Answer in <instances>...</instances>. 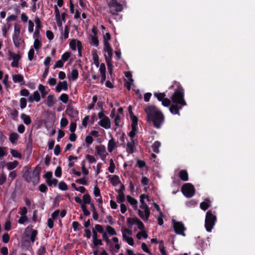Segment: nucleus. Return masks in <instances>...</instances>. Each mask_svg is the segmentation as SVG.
<instances>
[{"instance_id":"a878e982","label":"nucleus","mask_w":255,"mask_h":255,"mask_svg":"<svg viewBox=\"0 0 255 255\" xmlns=\"http://www.w3.org/2000/svg\"><path fill=\"white\" fill-rule=\"evenodd\" d=\"M93 59L95 65L98 67L99 66V57L97 53V51L95 50L92 52Z\"/></svg>"},{"instance_id":"37998d69","label":"nucleus","mask_w":255,"mask_h":255,"mask_svg":"<svg viewBox=\"0 0 255 255\" xmlns=\"http://www.w3.org/2000/svg\"><path fill=\"white\" fill-rule=\"evenodd\" d=\"M107 66H108V70L110 73V74H112V71H113V65L112 64V61H109V60L107 59V61H106Z\"/></svg>"},{"instance_id":"338daca9","label":"nucleus","mask_w":255,"mask_h":255,"mask_svg":"<svg viewBox=\"0 0 255 255\" xmlns=\"http://www.w3.org/2000/svg\"><path fill=\"white\" fill-rule=\"evenodd\" d=\"M86 158L88 160L90 163H93L96 161L95 158L91 155H87L86 156Z\"/></svg>"},{"instance_id":"3c124183","label":"nucleus","mask_w":255,"mask_h":255,"mask_svg":"<svg viewBox=\"0 0 255 255\" xmlns=\"http://www.w3.org/2000/svg\"><path fill=\"white\" fill-rule=\"evenodd\" d=\"M125 200V197L124 193H119L117 196V201L118 202L123 203Z\"/></svg>"},{"instance_id":"69168bd1","label":"nucleus","mask_w":255,"mask_h":255,"mask_svg":"<svg viewBox=\"0 0 255 255\" xmlns=\"http://www.w3.org/2000/svg\"><path fill=\"white\" fill-rule=\"evenodd\" d=\"M91 39L94 45L97 46L99 45V40L96 35L92 36Z\"/></svg>"},{"instance_id":"4c0bfd02","label":"nucleus","mask_w":255,"mask_h":255,"mask_svg":"<svg viewBox=\"0 0 255 255\" xmlns=\"http://www.w3.org/2000/svg\"><path fill=\"white\" fill-rule=\"evenodd\" d=\"M10 114L11 116L12 117V119L14 120H16L18 115V112L16 110H10L9 111Z\"/></svg>"},{"instance_id":"a211bd4d","label":"nucleus","mask_w":255,"mask_h":255,"mask_svg":"<svg viewBox=\"0 0 255 255\" xmlns=\"http://www.w3.org/2000/svg\"><path fill=\"white\" fill-rule=\"evenodd\" d=\"M211 201L208 199H206L204 201L201 202L200 207L203 210H206L211 206Z\"/></svg>"},{"instance_id":"58836bf2","label":"nucleus","mask_w":255,"mask_h":255,"mask_svg":"<svg viewBox=\"0 0 255 255\" xmlns=\"http://www.w3.org/2000/svg\"><path fill=\"white\" fill-rule=\"evenodd\" d=\"M106 230L107 233L111 235H116L117 234L115 229L110 226H108Z\"/></svg>"},{"instance_id":"cd10ccee","label":"nucleus","mask_w":255,"mask_h":255,"mask_svg":"<svg viewBox=\"0 0 255 255\" xmlns=\"http://www.w3.org/2000/svg\"><path fill=\"white\" fill-rule=\"evenodd\" d=\"M19 137V135L16 132H12L9 135V139L11 143H14Z\"/></svg>"},{"instance_id":"4d7b16f0","label":"nucleus","mask_w":255,"mask_h":255,"mask_svg":"<svg viewBox=\"0 0 255 255\" xmlns=\"http://www.w3.org/2000/svg\"><path fill=\"white\" fill-rule=\"evenodd\" d=\"M94 194L97 197L101 196L100 194V190L97 185L94 187Z\"/></svg>"},{"instance_id":"052dcab7","label":"nucleus","mask_w":255,"mask_h":255,"mask_svg":"<svg viewBox=\"0 0 255 255\" xmlns=\"http://www.w3.org/2000/svg\"><path fill=\"white\" fill-rule=\"evenodd\" d=\"M34 54V50L33 48H31L29 50L28 53V57L29 60L31 61L33 59Z\"/></svg>"},{"instance_id":"c03bdc74","label":"nucleus","mask_w":255,"mask_h":255,"mask_svg":"<svg viewBox=\"0 0 255 255\" xmlns=\"http://www.w3.org/2000/svg\"><path fill=\"white\" fill-rule=\"evenodd\" d=\"M27 101L25 98H21L20 99V108L23 109L25 108L26 106Z\"/></svg>"},{"instance_id":"20e7f679","label":"nucleus","mask_w":255,"mask_h":255,"mask_svg":"<svg viewBox=\"0 0 255 255\" xmlns=\"http://www.w3.org/2000/svg\"><path fill=\"white\" fill-rule=\"evenodd\" d=\"M216 221V216L213 214L211 210L208 211L206 214L205 225L207 232H211L215 225Z\"/></svg>"},{"instance_id":"a18cd8bd","label":"nucleus","mask_w":255,"mask_h":255,"mask_svg":"<svg viewBox=\"0 0 255 255\" xmlns=\"http://www.w3.org/2000/svg\"><path fill=\"white\" fill-rule=\"evenodd\" d=\"M77 42L78 41H76L74 39H73L71 41L70 43V46L72 50H76V48H77Z\"/></svg>"},{"instance_id":"473e14b6","label":"nucleus","mask_w":255,"mask_h":255,"mask_svg":"<svg viewBox=\"0 0 255 255\" xmlns=\"http://www.w3.org/2000/svg\"><path fill=\"white\" fill-rule=\"evenodd\" d=\"M10 153L12 156L15 158L21 159L22 158L21 154L19 153L17 150L13 149H10Z\"/></svg>"},{"instance_id":"6e6d98bb","label":"nucleus","mask_w":255,"mask_h":255,"mask_svg":"<svg viewBox=\"0 0 255 255\" xmlns=\"http://www.w3.org/2000/svg\"><path fill=\"white\" fill-rule=\"evenodd\" d=\"M62 174V169L60 166H58L55 171V175L57 177H60Z\"/></svg>"},{"instance_id":"bf43d9fd","label":"nucleus","mask_w":255,"mask_h":255,"mask_svg":"<svg viewBox=\"0 0 255 255\" xmlns=\"http://www.w3.org/2000/svg\"><path fill=\"white\" fill-rule=\"evenodd\" d=\"M46 253V250L44 247L41 246L38 250V255H44Z\"/></svg>"},{"instance_id":"2eb2a0df","label":"nucleus","mask_w":255,"mask_h":255,"mask_svg":"<svg viewBox=\"0 0 255 255\" xmlns=\"http://www.w3.org/2000/svg\"><path fill=\"white\" fill-rule=\"evenodd\" d=\"M99 124L106 129H109L111 128V122L109 118L108 117H105L102 119L99 122Z\"/></svg>"},{"instance_id":"c85d7f7f","label":"nucleus","mask_w":255,"mask_h":255,"mask_svg":"<svg viewBox=\"0 0 255 255\" xmlns=\"http://www.w3.org/2000/svg\"><path fill=\"white\" fill-rule=\"evenodd\" d=\"M160 146V143L159 141H155L152 145V148L153 151L155 153H158L159 151V148Z\"/></svg>"},{"instance_id":"0e129e2a","label":"nucleus","mask_w":255,"mask_h":255,"mask_svg":"<svg viewBox=\"0 0 255 255\" xmlns=\"http://www.w3.org/2000/svg\"><path fill=\"white\" fill-rule=\"evenodd\" d=\"M68 124V120L65 118H63L60 121V126L62 127H66Z\"/></svg>"},{"instance_id":"e2e57ef3","label":"nucleus","mask_w":255,"mask_h":255,"mask_svg":"<svg viewBox=\"0 0 255 255\" xmlns=\"http://www.w3.org/2000/svg\"><path fill=\"white\" fill-rule=\"evenodd\" d=\"M138 239H140L142 237L144 239H146L148 237L147 234L145 232H138L136 235Z\"/></svg>"},{"instance_id":"aec40b11","label":"nucleus","mask_w":255,"mask_h":255,"mask_svg":"<svg viewBox=\"0 0 255 255\" xmlns=\"http://www.w3.org/2000/svg\"><path fill=\"white\" fill-rule=\"evenodd\" d=\"M179 177L183 181L188 180V174L186 170H182L179 173Z\"/></svg>"},{"instance_id":"8fccbe9b","label":"nucleus","mask_w":255,"mask_h":255,"mask_svg":"<svg viewBox=\"0 0 255 255\" xmlns=\"http://www.w3.org/2000/svg\"><path fill=\"white\" fill-rule=\"evenodd\" d=\"M93 229L94 230H95L98 233H102V234H103V233H104V228L101 225H99V224L96 225L95 226V228Z\"/></svg>"},{"instance_id":"f03ea898","label":"nucleus","mask_w":255,"mask_h":255,"mask_svg":"<svg viewBox=\"0 0 255 255\" xmlns=\"http://www.w3.org/2000/svg\"><path fill=\"white\" fill-rule=\"evenodd\" d=\"M147 115V121L152 123L154 127L159 128L163 123L164 117L162 113L155 106L148 105L144 108Z\"/></svg>"},{"instance_id":"6e6552de","label":"nucleus","mask_w":255,"mask_h":255,"mask_svg":"<svg viewBox=\"0 0 255 255\" xmlns=\"http://www.w3.org/2000/svg\"><path fill=\"white\" fill-rule=\"evenodd\" d=\"M41 170V167L37 166L33 171L32 175L31 176L30 182H32L34 185L38 184L39 181V174Z\"/></svg>"},{"instance_id":"f8f14e48","label":"nucleus","mask_w":255,"mask_h":255,"mask_svg":"<svg viewBox=\"0 0 255 255\" xmlns=\"http://www.w3.org/2000/svg\"><path fill=\"white\" fill-rule=\"evenodd\" d=\"M10 56L12 59V62L11 63V66L12 67H18V61L21 58L20 55L19 54H16L12 52H10Z\"/></svg>"},{"instance_id":"f3484780","label":"nucleus","mask_w":255,"mask_h":255,"mask_svg":"<svg viewBox=\"0 0 255 255\" xmlns=\"http://www.w3.org/2000/svg\"><path fill=\"white\" fill-rule=\"evenodd\" d=\"M20 33H13L12 35V40L14 46L16 47L20 46V38L19 37Z\"/></svg>"},{"instance_id":"603ef678","label":"nucleus","mask_w":255,"mask_h":255,"mask_svg":"<svg viewBox=\"0 0 255 255\" xmlns=\"http://www.w3.org/2000/svg\"><path fill=\"white\" fill-rule=\"evenodd\" d=\"M70 30V27L68 25H66L65 27L64 32V38L65 40L68 38L69 32Z\"/></svg>"},{"instance_id":"6ab92c4d","label":"nucleus","mask_w":255,"mask_h":255,"mask_svg":"<svg viewBox=\"0 0 255 255\" xmlns=\"http://www.w3.org/2000/svg\"><path fill=\"white\" fill-rule=\"evenodd\" d=\"M135 142L133 139H131L130 142H128L127 145V151L129 153H132L134 151L133 147Z\"/></svg>"},{"instance_id":"72a5a7b5","label":"nucleus","mask_w":255,"mask_h":255,"mask_svg":"<svg viewBox=\"0 0 255 255\" xmlns=\"http://www.w3.org/2000/svg\"><path fill=\"white\" fill-rule=\"evenodd\" d=\"M154 96L157 98L158 101H162L165 98V94L164 93H158L155 92Z\"/></svg>"},{"instance_id":"9b49d317","label":"nucleus","mask_w":255,"mask_h":255,"mask_svg":"<svg viewBox=\"0 0 255 255\" xmlns=\"http://www.w3.org/2000/svg\"><path fill=\"white\" fill-rule=\"evenodd\" d=\"M145 198V195L144 194H141L140 196V202L141 203V205L140 206V208L144 210L145 212V214L148 216L150 214V210L146 205V204L144 202V199Z\"/></svg>"},{"instance_id":"864d4df0","label":"nucleus","mask_w":255,"mask_h":255,"mask_svg":"<svg viewBox=\"0 0 255 255\" xmlns=\"http://www.w3.org/2000/svg\"><path fill=\"white\" fill-rule=\"evenodd\" d=\"M63 65L64 62L61 59L58 60L56 62L54 66V68L55 69L57 68H61L63 66Z\"/></svg>"},{"instance_id":"39448f33","label":"nucleus","mask_w":255,"mask_h":255,"mask_svg":"<svg viewBox=\"0 0 255 255\" xmlns=\"http://www.w3.org/2000/svg\"><path fill=\"white\" fill-rule=\"evenodd\" d=\"M181 191L183 194L188 198L192 197L195 194L194 186L191 183L184 184L181 188Z\"/></svg>"},{"instance_id":"412c9836","label":"nucleus","mask_w":255,"mask_h":255,"mask_svg":"<svg viewBox=\"0 0 255 255\" xmlns=\"http://www.w3.org/2000/svg\"><path fill=\"white\" fill-rule=\"evenodd\" d=\"M21 119L23 120L24 123L26 125H29L31 123V120L29 116L24 113L21 114Z\"/></svg>"},{"instance_id":"5701e85b","label":"nucleus","mask_w":255,"mask_h":255,"mask_svg":"<svg viewBox=\"0 0 255 255\" xmlns=\"http://www.w3.org/2000/svg\"><path fill=\"white\" fill-rule=\"evenodd\" d=\"M116 142H115V140L114 139V138H112L111 139H110L109 141V142H108V149L109 152H112L113 151L114 149L116 147Z\"/></svg>"},{"instance_id":"423d86ee","label":"nucleus","mask_w":255,"mask_h":255,"mask_svg":"<svg viewBox=\"0 0 255 255\" xmlns=\"http://www.w3.org/2000/svg\"><path fill=\"white\" fill-rule=\"evenodd\" d=\"M122 232L123 240L129 245L133 246L134 245L133 240L131 237H129L131 235V231L128 229L125 228L122 229Z\"/></svg>"},{"instance_id":"e433bc0d","label":"nucleus","mask_w":255,"mask_h":255,"mask_svg":"<svg viewBox=\"0 0 255 255\" xmlns=\"http://www.w3.org/2000/svg\"><path fill=\"white\" fill-rule=\"evenodd\" d=\"M59 100H61L63 103L66 104L68 102L69 97L68 95L66 94H62L59 97Z\"/></svg>"},{"instance_id":"9d476101","label":"nucleus","mask_w":255,"mask_h":255,"mask_svg":"<svg viewBox=\"0 0 255 255\" xmlns=\"http://www.w3.org/2000/svg\"><path fill=\"white\" fill-rule=\"evenodd\" d=\"M97 154L100 156L102 160H104L108 153L106 152V147L103 145L96 147Z\"/></svg>"},{"instance_id":"49530a36","label":"nucleus","mask_w":255,"mask_h":255,"mask_svg":"<svg viewBox=\"0 0 255 255\" xmlns=\"http://www.w3.org/2000/svg\"><path fill=\"white\" fill-rule=\"evenodd\" d=\"M71 53L69 52H65L62 56L61 60L64 62L70 57Z\"/></svg>"},{"instance_id":"bb28decb","label":"nucleus","mask_w":255,"mask_h":255,"mask_svg":"<svg viewBox=\"0 0 255 255\" xmlns=\"http://www.w3.org/2000/svg\"><path fill=\"white\" fill-rule=\"evenodd\" d=\"M79 75L78 71L77 69H73L72 70L70 75L69 76V78L72 79V80H76Z\"/></svg>"},{"instance_id":"4be33fe9","label":"nucleus","mask_w":255,"mask_h":255,"mask_svg":"<svg viewBox=\"0 0 255 255\" xmlns=\"http://www.w3.org/2000/svg\"><path fill=\"white\" fill-rule=\"evenodd\" d=\"M18 161L14 160L13 162H8L6 163V166L8 170H11L17 167L18 165Z\"/></svg>"},{"instance_id":"ddd939ff","label":"nucleus","mask_w":255,"mask_h":255,"mask_svg":"<svg viewBox=\"0 0 255 255\" xmlns=\"http://www.w3.org/2000/svg\"><path fill=\"white\" fill-rule=\"evenodd\" d=\"M65 113L67 115L73 119L77 118L78 115V111L73 107L69 106L66 110Z\"/></svg>"},{"instance_id":"7ed1b4c3","label":"nucleus","mask_w":255,"mask_h":255,"mask_svg":"<svg viewBox=\"0 0 255 255\" xmlns=\"http://www.w3.org/2000/svg\"><path fill=\"white\" fill-rule=\"evenodd\" d=\"M123 0H109L108 1L109 12L112 15H117L123 9Z\"/></svg>"},{"instance_id":"dca6fc26","label":"nucleus","mask_w":255,"mask_h":255,"mask_svg":"<svg viewBox=\"0 0 255 255\" xmlns=\"http://www.w3.org/2000/svg\"><path fill=\"white\" fill-rule=\"evenodd\" d=\"M12 80L14 83H19L21 85L25 84L23 77L21 74H15L12 75Z\"/></svg>"},{"instance_id":"680f3d73","label":"nucleus","mask_w":255,"mask_h":255,"mask_svg":"<svg viewBox=\"0 0 255 255\" xmlns=\"http://www.w3.org/2000/svg\"><path fill=\"white\" fill-rule=\"evenodd\" d=\"M76 182L78 183L87 185L88 184L87 181L85 179V177L81 178L80 179H77L76 180Z\"/></svg>"},{"instance_id":"1a4fd4ad","label":"nucleus","mask_w":255,"mask_h":255,"mask_svg":"<svg viewBox=\"0 0 255 255\" xmlns=\"http://www.w3.org/2000/svg\"><path fill=\"white\" fill-rule=\"evenodd\" d=\"M104 46V51L107 53V55L105 54V60L106 61H107V59L111 61L113 56V49L109 43L105 42V45Z\"/></svg>"},{"instance_id":"ea45409f","label":"nucleus","mask_w":255,"mask_h":255,"mask_svg":"<svg viewBox=\"0 0 255 255\" xmlns=\"http://www.w3.org/2000/svg\"><path fill=\"white\" fill-rule=\"evenodd\" d=\"M38 89L40 91L42 94V96L44 97L45 95L47 94V92L45 91V87L43 85L40 84L38 86Z\"/></svg>"},{"instance_id":"7c9ffc66","label":"nucleus","mask_w":255,"mask_h":255,"mask_svg":"<svg viewBox=\"0 0 255 255\" xmlns=\"http://www.w3.org/2000/svg\"><path fill=\"white\" fill-rule=\"evenodd\" d=\"M23 177L27 182H30L31 176L29 170L27 169L24 171Z\"/></svg>"},{"instance_id":"774afa93","label":"nucleus","mask_w":255,"mask_h":255,"mask_svg":"<svg viewBox=\"0 0 255 255\" xmlns=\"http://www.w3.org/2000/svg\"><path fill=\"white\" fill-rule=\"evenodd\" d=\"M33 46L35 49H38L41 46L40 41L38 39H36Z\"/></svg>"},{"instance_id":"13d9d810","label":"nucleus","mask_w":255,"mask_h":255,"mask_svg":"<svg viewBox=\"0 0 255 255\" xmlns=\"http://www.w3.org/2000/svg\"><path fill=\"white\" fill-rule=\"evenodd\" d=\"M171 103V101L168 98H164L162 101V104L164 107H168Z\"/></svg>"},{"instance_id":"09e8293b","label":"nucleus","mask_w":255,"mask_h":255,"mask_svg":"<svg viewBox=\"0 0 255 255\" xmlns=\"http://www.w3.org/2000/svg\"><path fill=\"white\" fill-rule=\"evenodd\" d=\"M135 224H136L138 226V228L140 230H142L144 228V225L142 223V222L138 218H137L135 220Z\"/></svg>"},{"instance_id":"79ce46f5","label":"nucleus","mask_w":255,"mask_h":255,"mask_svg":"<svg viewBox=\"0 0 255 255\" xmlns=\"http://www.w3.org/2000/svg\"><path fill=\"white\" fill-rule=\"evenodd\" d=\"M6 175L2 172L0 174V185H3L6 181Z\"/></svg>"},{"instance_id":"f257e3e1","label":"nucleus","mask_w":255,"mask_h":255,"mask_svg":"<svg viewBox=\"0 0 255 255\" xmlns=\"http://www.w3.org/2000/svg\"><path fill=\"white\" fill-rule=\"evenodd\" d=\"M171 88H175V89L171 97L173 104L170 106L169 111L172 114L179 115V110L186 105L184 98V90L180 83L176 81L174 82Z\"/></svg>"},{"instance_id":"f704fd0d","label":"nucleus","mask_w":255,"mask_h":255,"mask_svg":"<svg viewBox=\"0 0 255 255\" xmlns=\"http://www.w3.org/2000/svg\"><path fill=\"white\" fill-rule=\"evenodd\" d=\"M83 201L84 204H90L91 203V196L89 194H86L83 195Z\"/></svg>"},{"instance_id":"2f4dec72","label":"nucleus","mask_w":255,"mask_h":255,"mask_svg":"<svg viewBox=\"0 0 255 255\" xmlns=\"http://www.w3.org/2000/svg\"><path fill=\"white\" fill-rule=\"evenodd\" d=\"M127 200L128 201L132 206L136 207L137 201L134 198L131 197L130 196H127Z\"/></svg>"},{"instance_id":"a19ab883","label":"nucleus","mask_w":255,"mask_h":255,"mask_svg":"<svg viewBox=\"0 0 255 255\" xmlns=\"http://www.w3.org/2000/svg\"><path fill=\"white\" fill-rule=\"evenodd\" d=\"M58 187L60 190H63V191H65V190H67V189H68V186H67V184H66V183H65L63 181H61L59 183Z\"/></svg>"},{"instance_id":"c9c22d12","label":"nucleus","mask_w":255,"mask_h":255,"mask_svg":"<svg viewBox=\"0 0 255 255\" xmlns=\"http://www.w3.org/2000/svg\"><path fill=\"white\" fill-rule=\"evenodd\" d=\"M44 177L46 178V181L47 184H50L49 181L52 179V172L51 171L47 172L44 175Z\"/></svg>"},{"instance_id":"c756f323","label":"nucleus","mask_w":255,"mask_h":255,"mask_svg":"<svg viewBox=\"0 0 255 255\" xmlns=\"http://www.w3.org/2000/svg\"><path fill=\"white\" fill-rule=\"evenodd\" d=\"M111 182L114 186H116L120 183V179L117 175H114L111 178Z\"/></svg>"},{"instance_id":"de8ad7c7","label":"nucleus","mask_w":255,"mask_h":255,"mask_svg":"<svg viewBox=\"0 0 255 255\" xmlns=\"http://www.w3.org/2000/svg\"><path fill=\"white\" fill-rule=\"evenodd\" d=\"M37 235V231L35 230H33L30 236V240L32 243L35 241L36 236Z\"/></svg>"},{"instance_id":"b1692460","label":"nucleus","mask_w":255,"mask_h":255,"mask_svg":"<svg viewBox=\"0 0 255 255\" xmlns=\"http://www.w3.org/2000/svg\"><path fill=\"white\" fill-rule=\"evenodd\" d=\"M55 103L54 97L53 95H50L47 97V105L49 107L53 106Z\"/></svg>"},{"instance_id":"5fc2aeb1","label":"nucleus","mask_w":255,"mask_h":255,"mask_svg":"<svg viewBox=\"0 0 255 255\" xmlns=\"http://www.w3.org/2000/svg\"><path fill=\"white\" fill-rule=\"evenodd\" d=\"M33 97L34 101H35L36 102H38L40 100V96L37 91L34 92Z\"/></svg>"},{"instance_id":"4468645a","label":"nucleus","mask_w":255,"mask_h":255,"mask_svg":"<svg viewBox=\"0 0 255 255\" xmlns=\"http://www.w3.org/2000/svg\"><path fill=\"white\" fill-rule=\"evenodd\" d=\"M62 90L64 91L68 90V84L66 81H60L55 88L56 92L58 93L60 92Z\"/></svg>"},{"instance_id":"0eeeda50","label":"nucleus","mask_w":255,"mask_h":255,"mask_svg":"<svg viewBox=\"0 0 255 255\" xmlns=\"http://www.w3.org/2000/svg\"><path fill=\"white\" fill-rule=\"evenodd\" d=\"M173 223L175 232L177 234L184 236L185 235L184 232L185 230V228L183 224L180 222H176L175 220H173Z\"/></svg>"},{"instance_id":"393cba45","label":"nucleus","mask_w":255,"mask_h":255,"mask_svg":"<svg viewBox=\"0 0 255 255\" xmlns=\"http://www.w3.org/2000/svg\"><path fill=\"white\" fill-rule=\"evenodd\" d=\"M138 215L144 221L147 220L149 218L150 214L147 216L144 209H140L138 210Z\"/></svg>"}]
</instances>
